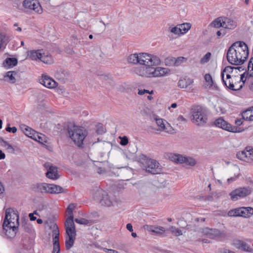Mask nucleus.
Here are the masks:
<instances>
[{
	"mask_svg": "<svg viewBox=\"0 0 253 253\" xmlns=\"http://www.w3.org/2000/svg\"><path fill=\"white\" fill-rule=\"evenodd\" d=\"M145 170L147 172L155 174L160 172L159 163L154 160L149 159L146 162Z\"/></svg>",
	"mask_w": 253,
	"mask_h": 253,
	"instance_id": "obj_11",
	"label": "nucleus"
},
{
	"mask_svg": "<svg viewBox=\"0 0 253 253\" xmlns=\"http://www.w3.org/2000/svg\"><path fill=\"white\" fill-rule=\"evenodd\" d=\"M244 82L243 81L242 76L239 77V81L234 83L233 87L230 89L233 90H238L241 89L243 86L244 85Z\"/></svg>",
	"mask_w": 253,
	"mask_h": 253,
	"instance_id": "obj_32",
	"label": "nucleus"
},
{
	"mask_svg": "<svg viewBox=\"0 0 253 253\" xmlns=\"http://www.w3.org/2000/svg\"><path fill=\"white\" fill-rule=\"evenodd\" d=\"M253 214V209L251 207H241L230 210L228 215L231 217L242 216L246 218L251 217Z\"/></svg>",
	"mask_w": 253,
	"mask_h": 253,
	"instance_id": "obj_9",
	"label": "nucleus"
},
{
	"mask_svg": "<svg viewBox=\"0 0 253 253\" xmlns=\"http://www.w3.org/2000/svg\"><path fill=\"white\" fill-rule=\"evenodd\" d=\"M216 111L217 113L220 114H224L226 112L225 108L221 105H216L215 106Z\"/></svg>",
	"mask_w": 253,
	"mask_h": 253,
	"instance_id": "obj_44",
	"label": "nucleus"
},
{
	"mask_svg": "<svg viewBox=\"0 0 253 253\" xmlns=\"http://www.w3.org/2000/svg\"><path fill=\"white\" fill-rule=\"evenodd\" d=\"M249 51L247 44L243 41L234 42L228 48L226 57L232 65H242L247 59Z\"/></svg>",
	"mask_w": 253,
	"mask_h": 253,
	"instance_id": "obj_2",
	"label": "nucleus"
},
{
	"mask_svg": "<svg viewBox=\"0 0 253 253\" xmlns=\"http://www.w3.org/2000/svg\"><path fill=\"white\" fill-rule=\"evenodd\" d=\"M44 167L47 169L46 175L48 178L52 179H57L59 178L56 167L53 166L49 163H45Z\"/></svg>",
	"mask_w": 253,
	"mask_h": 253,
	"instance_id": "obj_16",
	"label": "nucleus"
},
{
	"mask_svg": "<svg viewBox=\"0 0 253 253\" xmlns=\"http://www.w3.org/2000/svg\"><path fill=\"white\" fill-rule=\"evenodd\" d=\"M43 49H39L37 50H31L29 52L28 54V56L29 58L33 60H37V59H40V56H42V53Z\"/></svg>",
	"mask_w": 253,
	"mask_h": 253,
	"instance_id": "obj_28",
	"label": "nucleus"
},
{
	"mask_svg": "<svg viewBox=\"0 0 253 253\" xmlns=\"http://www.w3.org/2000/svg\"><path fill=\"white\" fill-rule=\"evenodd\" d=\"M236 156L238 159L246 162L251 163L253 161V149L240 151L237 153Z\"/></svg>",
	"mask_w": 253,
	"mask_h": 253,
	"instance_id": "obj_14",
	"label": "nucleus"
},
{
	"mask_svg": "<svg viewBox=\"0 0 253 253\" xmlns=\"http://www.w3.org/2000/svg\"><path fill=\"white\" fill-rule=\"evenodd\" d=\"M128 63L139 64L143 66L136 67L133 72L136 75L145 78H160L169 75L170 71L168 68L154 67L161 64L160 58L154 54L140 52L130 54L127 58Z\"/></svg>",
	"mask_w": 253,
	"mask_h": 253,
	"instance_id": "obj_1",
	"label": "nucleus"
},
{
	"mask_svg": "<svg viewBox=\"0 0 253 253\" xmlns=\"http://www.w3.org/2000/svg\"><path fill=\"white\" fill-rule=\"evenodd\" d=\"M176 106H177V104L175 103H174L171 105V106L170 107H169V109H170V108H175L176 107Z\"/></svg>",
	"mask_w": 253,
	"mask_h": 253,
	"instance_id": "obj_62",
	"label": "nucleus"
},
{
	"mask_svg": "<svg viewBox=\"0 0 253 253\" xmlns=\"http://www.w3.org/2000/svg\"><path fill=\"white\" fill-rule=\"evenodd\" d=\"M3 146L5 147L7 150H10L12 151H14V149L12 147V146L10 144H9L7 142H5L4 145Z\"/></svg>",
	"mask_w": 253,
	"mask_h": 253,
	"instance_id": "obj_51",
	"label": "nucleus"
},
{
	"mask_svg": "<svg viewBox=\"0 0 253 253\" xmlns=\"http://www.w3.org/2000/svg\"><path fill=\"white\" fill-rule=\"evenodd\" d=\"M233 73V68L230 66H227L222 70L221 73L222 81L225 85L230 89L233 87L234 83L239 81V77L231 76V73Z\"/></svg>",
	"mask_w": 253,
	"mask_h": 253,
	"instance_id": "obj_5",
	"label": "nucleus"
},
{
	"mask_svg": "<svg viewBox=\"0 0 253 253\" xmlns=\"http://www.w3.org/2000/svg\"><path fill=\"white\" fill-rule=\"evenodd\" d=\"M204 79L206 82V85L209 88L211 87L213 84V81L211 75L210 74H206Z\"/></svg>",
	"mask_w": 253,
	"mask_h": 253,
	"instance_id": "obj_36",
	"label": "nucleus"
},
{
	"mask_svg": "<svg viewBox=\"0 0 253 253\" xmlns=\"http://www.w3.org/2000/svg\"><path fill=\"white\" fill-rule=\"evenodd\" d=\"M19 214L17 210L12 208L6 209L2 226L7 238L12 239L16 236L19 226Z\"/></svg>",
	"mask_w": 253,
	"mask_h": 253,
	"instance_id": "obj_3",
	"label": "nucleus"
},
{
	"mask_svg": "<svg viewBox=\"0 0 253 253\" xmlns=\"http://www.w3.org/2000/svg\"><path fill=\"white\" fill-rule=\"evenodd\" d=\"M29 216L30 217V219L32 221H34L36 219V217H35L34 215V213H30L29 214Z\"/></svg>",
	"mask_w": 253,
	"mask_h": 253,
	"instance_id": "obj_54",
	"label": "nucleus"
},
{
	"mask_svg": "<svg viewBox=\"0 0 253 253\" xmlns=\"http://www.w3.org/2000/svg\"><path fill=\"white\" fill-rule=\"evenodd\" d=\"M53 249L52 253H60V246L59 243V231L56 224L53 226Z\"/></svg>",
	"mask_w": 253,
	"mask_h": 253,
	"instance_id": "obj_15",
	"label": "nucleus"
},
{
	"mask_svg": "<svg viewBox=\"0 0 253 253\" xmlns=\"http://www.w3.org/2000/svg\"><path fill=\"white\" fill-rule=\"evenodd\" d=\"M5 157L4 153H3L1 150H0V160L4 159Z\"/></svg>",
	"mask_w": 253,
	"mask_h": 253,
	"instance_id": "obj_56",
	"label": "nucleus"
},
{
	"mask_svg": "<svg viewBox=\"0 0 253 253\" xmlns=\"http://www.w3.org/2000/svg\"><path fill=\"white\" fill-rule=\"evenodd\" d=\"M214 125L218 127L230 132H236L238 131L237 127L232 126L222 118L216 119L214 122Z\"/></svg>",
	"mask_w": 253,
	"mask_h": 253,
	"instance_id": "obj_13",
	"label": "nucleus"
},
{
	"mask_svg": "<svg viewBox=\"0 0 253 253\" xmlns=\"http://www.w3.org/2000/svg\"><path fill=\"white\" fill-rule=\"evenodd\" d=\"M145 93L152 94L153 93V91L151 90V91H150L149 90L147 89H141L139 90L138 92V94L141 95L144 94Z\"/></svg>",
	"mask_w": 253,
	"mask_h": 253,
	"instance_id": "obj_49",
	"label": "nucleus"
},
{
	"mask_svg": "<svg viewBox=\"0 0 253 253\" xmlns=\"http://www.w3.org/2000/svg\"><path fill=\"white\" fill-rule=\"evenodd\" d=\"M251 190L249 188H239L232 191L230 193L231 199L232 201H236L239 199L244 198L250 195Z\"/></svg>",
	"mask_w": 253,
	"mask_h": 253,
	"instance_id": "obj_10",
	"label": "nucleus"
},
{
	"mask_svg": "<svg viewBox=\"0 0 253 253\" xmlns=\"http://www.w3.org/2000/svg\"><path fill=\"white\" fill-rule=\"evenodd\" d=\"M93 198L102 205L106 207L114 206L115 201L111 199L107 193L101 189H97L93 194Z\"/></svg>",
	"mask_w": 253,
	"mask_h": 253,
	"instance_id": "obj_7",
	"label": "nucleus"
},
{
	"mask_svg": "<svg viewBox=\"0 0 253 253\" xmlns=\"http://www.w3.org/2000/svg\"><path fill=\"white\" fill-rule=\"evenodd\" d=\"M223 28L233 30L237 27V23L235 20L227 17H223Z\"/></svg>",
	"mask_w": 253,
	"mask_h": 253,
	"instance_id": "obj_23",
	"label": "nucleus"
},
{
	"mask_svg": "<svg viewBox=\"0 0 253 253\" xmlns=\"http://www.w3.org/2000/svg\"><path fill=\"white\" fill-rule=\"evenodd\" d=\"M97 132L98 133H100V134H102V133L104 132L103 126H101L100 128H98L97 130Z\"/></svg>",
	"mask_w": 253,
	"mask_h": 253,
	"instance_id": "obj_57",
	"label": "nucleus"
},
{
	"mask_svg": "<svg viewBox=\"0 0 253 253\" xmlns=\"http://www.w3.org/2000/svg\"><path fill=\"white\" fill-rule=\"evenodd\" d=\"M5 129L7 131L9 132H12L13 133H16L17 130V128L15 126H13L12 127H10L9 124L7 125V127Z\"/></svg>",
	"mask_w": 253,
	"mask_h": 253,
	"instance_id": "obj_48",
	"label": "nucleus"
},
{
	"mask_svg": "<svg viewBox=\"0 0 253 253\" xmlns=\"http://www.w3.org/2000/svg\"><path fill=\"white\" fill-rule=\"evenodd\" d=\"M75 221L77 223L83 225H87L89 223L88 220L83 218H81L80 219L76 218L75 219Z\"/></svg>",
	"mask_w": 253,
	"mask_h": 253,
	"instance_id": "obj_45",
	"label": "nucleus"
},
{
	"mask_svg": "<svg viewBox=\"0 0 253 253\" xmlns=\"http://www.w3.org/2000/svg\"><path fill=\"white\" fill-rule=\"evenodd\" d=\"M21 128L25 134L29 137H31V136L34 135L36 133L35 130L26 125L22 126Z\"/></svg>",
	"mask_w": 253,
	"mask_h": 253,
	"instance_id": "obj_33",
	"label": "nucleus"
},
{
	"mask_svg": "<svg viewBox=\"0 0 253 253\" xmlns=\"http://www.w3.org/2000/svg\"><path fill=\"white\" fill-rule=\"evenodd\" d=\"M242 118L246 121H253L252 110L250 109H247L242 113Z\"/></svg>",
	"mask_w": 253,
	"mask_h": 253,
	"instance_id": "obj_35",
	"label": "nucleus"
},
{
	"mask_svg": "<svg viewBox=\"0 0 253 253\" xmlns=\"http://www.w3.org/2000/svg\"><path fill=\"white\" fill-rule=\"evenodd\" d=\"M69 137L79 147H83L84 141L87 135L86 129L81 126H73L68 128Z\"/></svg>",
	"mask_w": 253,
	"mask_h": 253,
	"instance_id": "obj_4",
	"label": "nucleus"
},
{
	"mask_svg": "<svg viewBox=\"0 0 253 253\" xmlns=\"http://www.w3.org/2000/svg\"><path fill=\"white\" fill-rule=\"evenodd\" d=\"M185 157H184L179 154H171L169 156L170 160L177 164H182L184 163Z\"/></svg>",
	"mask_w": 253,
	"mask_h": 253,
	"instance_id": "obj_29",
	"label": "nucleus"
},
{
	"mask_svg": "<svg viewBox=\"0 0 253 253\" xmlns=\"http://www.w3.org/2000/svg\"><path fill=\"white\" fill-rule=\"evenodd\" d=\"M40 84L49 88H55L58 84L51 78L47 75H42L41 78L39 79Z\"/></svg>",
	"mask_w": 253,
	"mask_h": 253,
	"instance_id": "obj_18",
	"label": "nucleus"
},
{
	"mask_svg": "<svg viewBox=\"0 0 253 253\" xmlns=\"http://www.w3.org/2000/svg\"><path fill=\"white\" fill-rule=\"evenodd\" d=\"M209 233L214 235L215 236H219L221 235L220 231L218 229H210Z\"/></svg>",
	"mask_w": 253,
	"mask_h": 253,
	"instance_id": "obj_47",
	"label": "nucleus"
},
{
	"mask_svg": "<svg viewBox=\"0 0 253 253\" xmlns=\"http://www.w3.org/2000/svg\"><path fill=\"white\" fill-rule=\"evenodd\" d=\"M170 31L173 34L176 35H180L181 34V32L180 30L179 27L178 26V24L176 26L173 27H170Z\"/></svg>",
	"mask_w": 253,
	"mask_h": 253,
	"instance_id": "obj_43",
	"label": "nucleus"
},
{
	"mask_svg": "<svg viewBox=\"0 0 253 253\" xmlns=\"http://www.w3.org/2000/svg\"><path fill=\"white\" fill-rule=\"evenodd\" d=\"M32 189L36 192L47 193V183H36L33 185Z\"/></svg>",
	"mask_w": 253,
	"mask_h": 253,
	"instance_id": "obj_24",
	"label": "nucleus"
},
{
	"mask_svg": "<svg viewBox=\"0 0 253 253\" xmlns=\"http://www.w3.org/2000/svg\"><path fill=\"white\" fill-rule=\"evenodd\" d=\"M243 122L241 120H237L235 121V124L238 125L240 126L242 124Z\"/></svg>",
	"mask_w": 253,
	"mask_h": 253,
	"instance_id": "obj_61",
	"label": "nucleus"
},
{
	"mask_svg": "<svg viewBox=\"0 0 253 253\" xmlns=\"http://www.w3.org/2000/svg\"><path fill=\"white\" fill-rule=\"evenodd\" d=\"M126 229L129 231L130 232H132L133 231V227H132V226L131 225V224L130 223H127L126 224Z\"/></svg>",
	"mask_w": 253,
	"mask_h": 253,
	"instance_id": "obj_53",
	"label": "nucleus"
},
{
	"mask_svg": "<svg viewBox=\"0 0 253 253\" xmlns=\"http://www.w3.org/2000/svg\"><path fill=\"white\" fill-rule=\"evenodd\" d=\"M42 222H43V221L42 219L39 218L37 219V223L38 224H42Z\"/></svg>",
	"mask_w": 253,
	"mask_h": 253,
	"instance_id": "obj_63",
	"label": "nucleus"
},
{
	"mask_svg": "<svg viewBox=\"0 0 253 253\" xmlns=\"http://www.w3.org/2000/svg\"><path fill=\"white\" fill-rule=\"evenodd\" d=\"M128 143V140L126 136H124L122 138H121V140L120 142V144L122 145L125 146L127 145Z\"/></svg>",
	"mask_w": 253,
	"mask_h": 253,
	"instance_id": "obj_50",
	"label": "nucleus"
},
{
	"mask_svg": "<svg viewBox=\"0 0 253 253\" xmlns=\"http://www.w3.org/2000/svg\"><path fill=\"white\" fill-rule=\"evenodd\" d=\"M145 229L149 232L155 233L159 235L163 234L166 231L164 227L159 226L146 225Z\"/></svg>",
	"mask_w": 253,
	"mask_h": 253,
	"instance_id": "obj_21",
	"label": "nucleus"
},
{
	"mask_svg": "<svg viewBox=\"0 0 253 253\" xmlns=\"http://www.w3.org/2000/svg\"><path fill=\"white\" fill-rule=\"evenodd\" d=\"M103 250L107 253H119L118 251L112 249L104 248Z\"/></svg>",
	"mask_w": 253,
	"mask_h": 253,
	"instance_id": "obj_52",
	"label": "nucleus"
},
{
	"mask_svg": "<svg viewBox=\"0 0 253 253\" xmlns=\"http://www.w3.org/2000/svg\"><path fill=\"white\" fill-rule=\"evenodd\" d=\"M223 17H218L214 19L210 24V26L216 28L223 27Z\"/></svg>",
	"mask_w": 253,
	"mask_h": 253,
	"instance_id": "obj_31",
	"label": "nucleus"
},
{
	"mask_svg": "<svg viewBox=\"0 0 253 253\" xmlns=\"http://www.w3.org/2000/svg\"><path fill=\"white\" fill-rule=\"evenodd\" d=\"M225 34V33L223 32H222V31L221 30H220V31H218L217 32H216V35L218 36V37H220L221 36H224V35Z\"/></svg>",
	"mask_w": 253,
	"mask_h": 253,
	"instance_id": "obj_55",
	"label": "nucleus"
},
{
	"mask_svg": "<svg viewBox=\"0 0 253 253\" xmlns=\"http://www.w3.org/2000/svg\"><path fill=\"white\" fill-rule=\"evenodd\" d=\"M77 205L76 204H70L67 209V211L68 212V216H73V211L76 208Z\"/></svg>",
	"mask_w": 253,
	"mask_h": 253,
	"instance_id": "obj_40",
	"label": "nucleus"
},
{
	"mask_svg": "<svg viewBox=\"0 0 253 253\" xmlns=\"http://www.w3.org/2000/svg\"><path fill=\"white\" fill-rule=\"evenodd\" d=\"M4 80L10 83L14 84L20 78V73L18 71H11L6 73L4 76Z\"/></svg>",
	"mask_w": 253,
	"mask_h": 253,
	"instance_id": "obj_19",
	"label": "nucleus"
},
{
	"mask_svg": "<svg viewBox=\"0 0 253 253\" xmlns=\"http://www.w3.org/2000/svg\"><path fill=\"white\" fill-rule=\"evenodd\" d=\"M66 228V233H67L68 230H70V233H76L75 226L74 222V216H68L65 223Z\"/></svg>",
	"mask_w": 253,
	"mask_h": 253,
	"instance_id": "obj_22",
	"label": "nucleus"
},
{
	"mask_svg": "<svg viewBox=\"0 0 253 253\" xmlns=\"http://www.w3.org/2000/svg\"><path fill=\"white\" fill-rule=\"evenodd\" d=\"M236 178H237V177H231V178H228L227 181L228 183H230L232 181H235L236 179Z\"/></svg>",
	"mask_w": 253,
	"mask_h": 253,
	"instance_id": "obj_59",
	"label": "nucleus"
},
{
	"mask_svg": "<svg viewBox=\"0 0 253 253\" xmlns=\"http://www.w3.org/2000/svg\"><path fill=\"white\" fill-rule=\"evenodd\" d=\"M191 120L196 125H203L207 121L205 110L200 106H197L192 109Z\"/></svg>",
	"mask_w": 253,
	"mask_h": 253,
	"instance_id": "obj_6",
	"label": "nucleus"
},
{
	"mask_svg": "<svg viewBox=\"0 0 253 253\" xmlns=\"http://www.w3.org/2000/svg\"><path fill=\"white\" fill-rule=\"evenodd\" d=\"M4 191V187H3V185L2 184V183L0 182V194L2 193Z\"/></svg>",
	"mask_w": 253,
	"mask_h": 253,
	"instance_id": "obj_58",
	"label": "nucleus"
},
{
	"mask_svg": "<svg viewBox=\"0 0 253 253\" xmlns=\"http://www.w3.org/2000/svg\"><path fill=\"white\" fill-rule=\"evenodd\" d=\"M186 61V59L185 58L183 57H179L176 59L174 64L175 66H177L180 65L181 63L185 62Z\"/></svg>",
	"mask_w": 253,
	"mask_h": 253,
	"instance_id": "obj_46",
	"label": "nucleus"
},
{
	"mask_svg": "<svg viewBox=\"0 0 253 253\" xmlns=\"http://www.w3.org/2000/svg\"><path fill=\"white\" fill-rule=\"evenodd\" d=\"M154 119L158 127L157 129L158 133L164 131L166 133L172 134L175 133L174 128L165 120L159 118L158 116H155Z\"/></svg>",
	"mask_w": 253,
	"mask_h": 253,
	"instance_id": "obj_8",
	"label": "nucleus"
},
{
	"mask_svg": "<svg viewBox=\"0 0 253 253\" xmlns=\"http://www.w3.org/2000/svg\"><path fill=\"white\" fill-rule=\"evenodd\" d=\"M178 120L180 121H183L184 122H186V119L182 116H180L178 117Z\"/></svg>",
	"mask_w": 253,
	"mask_h": 253,
	"instance_id": "obj_60",
	"label": "nucleus"
},
{
	"mask_svg": "<svg viewBox=\"0 0 253 253\" xmlns=\"http://www.w3.org/2000/svg\"><path fill=\"white\" fill-rule=\"evenodd\" d=\"M172 233L174 234L175 235L178 236L182 235L183 234V232L182 230H180L178 228H176L175 226H170L169 229Z\"/></svg>",
	"mask_w": 253,
	"mask_h": 253,
	"instance_id": "obj_37",
	"label": "nucleus"
},
{
	"mask_svg": "<svg viewBox=\"0 0 253 253\" xmlns=\"http://www.w3.org/2000/svg\"><path fill=\"white\" fill-rule=\"evenodd\" d=\"M249 88L251 90H253V83H251L249 84Z\"/></svg>",
	"mask_w": 253,
	"mask_h": 253,
	"instance_id": "obj_64",
	"label": "nucleus"
},
{
	"mask_svg": "<svg viewBox=\"0 0 253 253\" xmlns=\"http://www.w3.org/2000/svg\"><path fill=\"white\" fill-rule=\"evenodd\" d=\"M181 34H184L186 33L191 28V25L189 23H185L181 24H178Z\"/></svg>",
	"mask_w": 253,
	"mask_h": 253,
	"instance_id": "obj_34",
	"label": "nucleus"
},
{
	"mask_svg": "<svg viewBox=\"0 0 253 253\" xmlns=\"http://www.w3.org/2000/svg\"><path fill=\"white\" fill-rule=\"evenodd\" d=\"M211 52H207L200 60V63L202 64H204L208 62L211 58Z\"/></svg>",
	"mask_w": 253,
	"mask_h": 253,
	"instance_id": "obj_42",
	"label": "nucleus"
},
{
	"mask_svg": "<svg viewBox=\"0 0 253 253\" xmlns=\"http://www.w3.org/2000/svg\"><path fill=\"white\" fill-rule=\"evenodd\" d=\"M193 80L190 78H183L180 79L177 83L178 86L181 88L185 89L189 92H193Z\"/></svg>",
	"mask_w": 253,
	"mask_h": 253,
	"instance_id": "obj_17",
	"label": "nucleus"
},
{
	"mask_svg": "<svg viewBox=\"0 0 253 253\" xmlns=\"http://www.w3.org/2000/svg\"><path fill=\"white\" fill-rule=\"evenodd\" d=\"M237 248L239 249H241L243 251L248 252H252L253 249L250 247V246L245 243L244 241L239 240L237 242Z\"/></svg>",
	"mask_w": 253,
	"mask_h": 253,
	"instance_id": "obj_30",
	"label": "nucleus"
},
{
	"mask_svg": "<svg viewBox=\"0 0 253 253\" xmlns=\"http://www.w3.org/2000/svg\"><path fill=\"white\" fill-rule=\"evenodd\" d=\"M248 72L250 76H253V57H252L248 63Z\"/></svg>",
	"mask_w": 253,
	"mask_h": 253,
	"instance_id": "obj_41",
	"label": "nucleus"
},
{
	"mask_svg": "<svg viewBox=\"0 0 253 253\" xmlns=\"http://www.w3.org/2000/svg\"><path fill=\"white\" fill-rule=\"evenodd\" d=\"M31 138L41 143H43V142H45V141L43 140L44 136L42 135V134H41V135H39L36 132L35 133L34 135L31 136Z\"/></svg>",
	"mask_w": 253,
	"mask_h": 253,
	"instance_id": "obj_38",
	"label": "nucleus"
},
{
	"mask_svg": "<svg viewBox=\"0 0 253 253\" xmlns=\"http://www.w3.org/2000/svg\"><path fill=\"white\" fill-rule=\"evenodd\" d=\"M23 6L26 8L33 10L35 12L41 14L42 12V9L40 3L36 0H25Z\"/></svg>",
	"mask_w": 253,
	"mask_h": 253,
	"instance_id": "obj_12",
	"label": "nucleus"
},
{
	"mask_svg": "<svg viewBox=\"0 0 253 253\" xmlns=\"http://www.w3.org/2000/svg\"><path fill=\"white\" fill-rule=\"evenodd\" d=\"M42 56H40V60L47 64H51L53 63V59L51 55L48 52L42 50Z\"/></svg>",
	"mask_w": 253,
	"mask_h": 253,
	"instance_id": "obj_26",
	"label": "nucleus"
},
{
	"mask_svg": "<svg viewBox=\"0 0 253 253\" xmlns=\"http://www.w3.org/2000/svg\"><path fill=\"white\" fill-rule=\"evenodd\" d=\"M17 64V60L15 58H7L3 62V66L5 68H12Z\"/></svg>",
	"mask_w": 253,
	"mask_h": 253,
	"instance_id": "obj_27",
	"label": "nucleus"
},
{
	"mask_svg": "<svg viewBox=\"0 0 253 253\" xmlns=\"http://www.w3.org/2000/svg\"><path fill=\"white\" fill-rule=\"evenodd\" d=\"M63 192L62 187L59 185L47 183V193L50 194H58Z\"/></svg>",
	"mask_w": 253,
	"mask_h": 253,
	"instance_id": "obj_25",
	"label": "nucleus"
},
{
	"mask_svg": "<svg viewBox=\"0 0 253 253\" xmlns=\"http://www.w3.org/2000/svg\"><path fill=\"white\" fill-rule=\"evenodd\" d=\"M67 231L65 240V247L67 250H70L74 245L76 239V233H70V230Z\"/></svg>",
	"mask_w": 253,
	"mask_h": 253,
	"instance_id": "obj_20",
	"label": "nucleus"
},
{
	"mask_svg": "<svg viewBox=\"0 0 253 253\" xmlns=\"http://www.w3.org/2000/svg\"><path fill=\"white\" fill-rule=\"evenodd\" d=\"M184 163L190 166H194L196 164V160L191 157H185Z\"/></svg>",
	"mask_w": 253,
	"mask_h": 253,
	"instance_id": "obj_39",
	"label": "nucleus"
}]
</instances>
